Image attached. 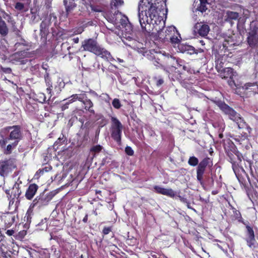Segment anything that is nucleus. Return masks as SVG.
<instances>
[{
	"label": "nucleus",
	"mask_w": 258,
	"mask_h": 258,
	"mask_svg": "<svg viewBox=\"0 0 258 258\" xmlns=\"http://www.w3.org/2000/svg\"><path fill=\"white\" fill-rule=\"evenodd\" d=\"M146 57L151 60L153 64L157 68H163L164 54L156 53L155 55H152L151 53Z\"/></svg>",
	"instance_id": "4468645a"
},
{
	"label": "nucleus",
	"mask_w": 258,
	"mask_h": 258,
	"mask_svg": "<svg viewBox=\"0 0 258 258\" xmlns=\"http://www.w3.org/2000/svg\"><path fill=\"white\" fill-rule=\"evenodd\" d=\"M205 171V170L203 168H202L198 166L197 169V178L198 181L201 183V184H203V174Z\"/></svg>",
	"instance_id": "cd10ccee"
},
{
	"label": "nucleus",
	"mask_w": 258,
	"mask_h": 258,
	"mask_svg": "<svg viewBox=\"0 0 258 258\" xmlns=\"http://www.w3.org/2000/svg\"><path fill=\"white\" fill-rule=\"evenodd\" d=\"M111 119L112 121L111 128V137L118 144H120L123 126L117 118L112 117Z\"/></svg>",
	"instance_id": "39448f33"
},
{
	"label": "nucleus",
	"mask_w": 258,
	"mask_h": 258,
	"mask_svg": "<svg viewBox=\"0 0 258 258\" xmlns=\"http://www.w3.org/2000/svg\"><path fill=\"white\" fill-rule=\"evenodd\" d=\"M219 107L225 114L228 115L230 119L237 124L239 128H244L245 122L235 110L224 103H221Z\"/></svg>",
	"instance_id": "20e7f679"
},
{
	"label": "nucleus",
	"mask_w": 258,
	"mask_h": 258,
	"mask_svg": "<svg viewBox=\"0 0 258 258\" xmlns=\"http://www.w3.org/2000/svg\"><path fill=\"white\" fill-rule=\"evenodd\" d=\"M207 3H200V6L198 7L197 9L202 12H205L207 9L206 7Z\"/></svg>",
	"instance_id": "e433bc0d"
},
{
	"label": "nucleus",
	"mask_w": 258,
	"mask_h": 258,
	"mask_svg": "<svg viewBox=\"0 0 258 258\" xmlns=\"http://www.w3.org/2000/svg\"><path fill=\"white\" fill-rule=\"evenodd\" d=\"M125 39L126 40L127 42H128V43L132 42V40H135V39H133V38L132 36L130 35L127 36L126 34H125V36H123V38L122 39V41L123 42V40Z\"/></svg>",
	"instance_id": "a18cd8bd"
},
{
	"label": "nucleus",
	"mask_w": 258,
	"mask_h": 258,
	"mask_svg": "<svg viewBox=\"0 0 258 258\" xmlns=\"http://www.w3.org/2000/svg\"><path fill=\"white\" fill-rule=\"evenodd\" d=\"M219 107L225 114L228 115L230 119L237 124L239 128H244L245 122L235 110L224 103H221Z\"/></svg>",
	"instance_id": "7ed1b4c3"
},
{
	"label": "nucleus",
	"mask_w": 258,
	"mask_h": 258,
	"mask_svg": "<svg viewBox=\"0 0 258 258\" xmlns=\"http://www.w3.org/2000/svg\"><path fill=\"white\" fill-rule=\"evenodd\" d=\"M99 45L96 39L89 38L85 39L82 42L81 47L84 51H87L94 53Z\"/></svg>",
	"instance_id": "9d476101"
},
{
	"label": "nucleus",
	"mask_w": 258,
	"mask_h": 258,
	"mask_svg": "<svg viewBox=\"0 0 258 258\" xmlns=\"http://www.w3.org/2000/svg\"><path fill=\"white\" fill-rule=\"evenodd\" d=\"M155 191L159 194L174 198L176 196V192L171 188H165L161 186L155 185L154 186Z\"/></svg>",
	"instance_id": "f3484780"
},
{
	"label": "nucleus",
	"mask_w": 258,
	"mask_h": 258,
	"mask_svg": "<svg viewBox=\"0 0 258 258\" xmlns=\"http://www.w3.org/2000/svg\"><path fill=\"white\" fill-rule=\"evenodd\" d=\"M26 234V231L22 230L20 231L16 236L17 239L21 240L23 239Z\"/></svg>",
	"instance_id": "a19ab883"
},
{
	"label": "nucleus",
	"mask_w": 258,
	"mask_h": 258,
	"mask_svg": "<svg viewBox=\"0 0 258 258\" xmlns=\"http://www.w3.org/2000/svg\"><path fill=\"white\" fill-rule=\"evenodd\" d=\"M164 83V81L162 79H159L157 82V85L160 86Z\"/></svg>",
	"instance_id": "680f3d73"
},
{
	"label": "nucleus",
	"mask_w": 258,
	"mask_h": 258,
	"mask_svg": "<svg viewBox=\"0 0 258 258\" xmlns=\"http://www.w3.org/2000/svg\"><path fill=\"white\" fill-rule=\"evenodd\" d=\"M3 18L6 19L8 22L11 24V25H14L16 24V22L13 18L9 14L6 13H4Z\"/></svg>",
	"instance_id": "72a5a7b5"
},
{
	"label": "nucleus",
	"mask_w": 258,
	"mask_h": 258,
	"mask_svg": "<svg viewBox=\"0 0 258 258\" xmlns=\"http://www.w3.org/2000/svg\"><path fill=\"white\" fill-rule=\"evenodd\" d=\"M123 43L131 47L132 48L137 50L139 53L142 54L144 56H148L149 53H151L150 50H148L145 45L137 40H132V42L128 43L125 39L123 40Z\"/></svg>",
	"instance_id": "0eeeda50"
},
{
	"label": "nucleus",
	"mask_w": 258,
	"mask_h": 258,
	"mask_svg": "<svg viewBox=\"0 0 258 258\" xmlns=\"http://www.w3.org/2000/svg\"><path fill=\"white\" fill-rule=\"evenodd\" d=\"M166 7V0H146L143 6L139 5L138 19L142 30L145 35L153 36L162 40L169 39L174 34L178 35L175 27L172 26L163 31L165 23L158 16V10H163Z\"/></svg>",
	"instance_id": "f257e3e1"
},
{
	"label": "nucleus",
	"mask_w": 258,
	"mask_h": 258,
	"mask_svg": "<svg viewBox=\"0 0 258 258\" xmlns=\"http://www.w3.org/2000/svg\"><path fill=\"white\" fill-rule=\"evenodd\" d=\"M16 167V165L13 159L0 161V175L3 177L7 176Z\"/></svg>",
	"instance_id": "423d86ee"
},
{
	"label": "nucleus",
	"mask_w": 258,
	"mask_h": 258,
	"mask_svg": "<svg viewBox=\"0 0 258 258\" xmlns=\"http://www.w3.org/2000/svg\"><path fill=\"white\" fill-rule=\"evenodd\" d=\"M15 8L18 11H21L24 8V5L21 3L17 2L15 6Z\"/></svg>",
	"instance_id": "c03bdc74"
},
{
	"label": "nucleus",
	"mask_w": 258,
	"mask_h": 258,
	"mask_svg": "<svg viewBox=\"0 0 258 258\" xmlns=\"http://www.w3.org/2000/svg\"><path fill=\"white\" fill-rule=\"evenodd\" d=\"M13 31L18 36H20V30L17 28L16 24L14 25H12Z\"/></svg>",
	"instance_id": "09e8293b"
},
{
	"label": "nucleus",
	"mask_w": 258,
	"mask_h": 258,
	"mask_svg": "<svg viewBox=\"0 0 258 258\" xmlns=\"http://www.w3.org/2000/svg\"><path fill=\"white\" fill-rule=\"evenodd\" d=\"M84 30V28L83 26L78 28L77 29H76L75 31H74V33L76 34H81L82 33Z\"/></svg>",
	"instance_id": "8fccbe9b"
},
{
	"label": "nucleus",
	"mask_w": 258,
	"mask_h": 258,
	"mask_svg": "<svg viewBox=\"0 0 258 258\" xmlns=\"http://www.w3.org/2000/svg\"><path fill=\"white\" fill-rule=\"evenodd\" d=\"M91 10L94 12H100L102 11L100 8H99L98 7H95L93 5L91 6Z\"/></svg>",
	"instance_id": "3c124183"
},
{
	"label": "nucleus",
	"mask_w": 258,
	"mask_h": 258,
	"mask_svg": "<svg viewBox=\"0 0 258 258\" xmlns=\"http://www.w3.org/2000/svg\"><path fill=\"white\" fill-rule=\"evenodd\" d=\"M227 19L226 20L230 21L231 20H237L239 17V14L237 12L227 11L226 13Z\"/></svg>",
	"instance_id": "c756f323"
},
{
	"label": "nucleus",
	"mask_w": 258,
	"mask_h": 258,
	"mask_svg": "<svg viewBox=\"0 0 258 258\" xmlns=\"http://www.w3.org/2000/svg\"><path fill=\"white\" fill-rule=\"evenodd\" d=\"M9 248L6 240L2 236H0V253L8 252Z\"/></svg>",
	"instance_id": "393cba45"
},
{
	"label": "nucleus",
	"mask_w": 258,
	"mask_h": 258,
	"mask_svg": "<svg viewBox=\"0 0 258 258\" xmlns=\"http://www.w3.org/2000/svg\"><path fill=\"white\" fill-rule=\"evenodd\" d=\"M0 137L2 138L0 140V146L5 147L8 141L14 140L17 143L22 139V134L21 127L18 125L7 126L0 130Z\"/></svg>",
	"instance_id": "f03ea898"
},
{
	"label": "nucleus",
	"mask_w": 258,
	"mask_h": 258,
	"mask_svg": "<svg viewBox=\"0 0 258 258\" xmlns=\"http://www.w3.org/2000/svg\"><path fill=\"white\" fill-rule=\"evenodd\" d=\"M0 258H12V256L8 253V252H6L5 253H1Z\"/></svg>",
	"instance_id": "de8ad7c7"
},
{
	"label": "nucleus",
	"mask_w": 258,
	"mask_h": 258,
	"mask_svg": "<svg viewBox=\"0 0 258 258\" xmlns=\"http://www.w3.org/2000/svg\"><path fill=\"white\" fill-rule=\"evenodd\" d=\"M93 25V22L92 21H89L87 23L83 24L82 26L84 28H86L89 26H92Z\"/></svg>",
	"instance_id": "13d9d810"
},
{
	"label": "nucleus",
	"mask_w": 258,
	"mask_h": 258,
	"mask_svg": "<svg viewBox=\"0 0 258 258\" xmlns=\"http://www.w3.org/2000/svg\"><path fill=\"white\" fill-rule=\"evenodd\" d=\"M102 99L105 102L110 104V101L111 100V98L109 97V96L106 93H103L100 96Z\"/></svg>",
	"instance_id": "58836bf2"
},
{
	"label": "nucleus",
	"mask_w": 258,
	"mask_h": 258,
	"mask_svg": "<svg viewBox=\"0 0 258 258\" xmlns=\"http://www.w3.org/2000/svg\"><path fill=\"white\" fill-rule=\"evenodd\" d=\"M68 108V104H64L62 105L61 106V110H66V109H67Z\"/></svg>",
	"instance_id": "e2e57ef3"
},
{
	"label": "nucleus",
	"mask_w": 258,
	"mask_h": 258,
	"mask_svg": "<svg viewBox=\"0 0 258 258\" xmlns=\"http://www.w3.org/2000/svg\"><path fill=\"white\" fill-rule=\"evenodd\" d=\"M242 89L245 90H248L253 94H258V84L256 83H247L242 86Z\"/></svg>",
	"instance_id": "aec40b11"
},
{
	"label": "nucleus",
	"mask_w": 258,
	"mask_h": 258,
	"mask_svg": "<svg viewBox=\"0 0 258 258\" xmlns=\"http://www.w3.org/2000/svg\"><path fill=\"white\" fill-rule=\"evenodd\" d=\"M18 143H17V141L14 142L12 144H9L7 145L5 150V154H10L12 153V150L15 149L16 146L18 145Z\"/></svg>",
	"instance_id": "7c9ffc66"
},
{
	"label": "nucleus",
	"mask_w": 258,
	"mask_h": 258,
	"mask_svg": "<svg viewBox=\"0 0 258 258\" xmlns=\"http://www.w3.org/2000/svg\"><path fill=\"white\" fill-rule=\"evenodd\" d=\"M85 98H87V95L85 93L82 92V93L81 94H75L72 95L70 97V101L71 102H74L77 100H78L82 102Z\"/></svg>",
	"instance_id": "5701e85b"
},
{
	"label": "nucleus",
	"mask_w": 258,
	"mask_h": 258,
	"mask_svg": "<svg viewBox=\"0 0 258 258\" xmlns=\"http://www.w3.org/2000/svg\"><path fill=\"white\" fill-rule=\"evenodd\" d=\"M112 104L116 109H119L121 106V103L119 100L117 98H115L113 100Z\"/></svg>",
	"instance_id": "c9c22d12"
},
{
	"label": "nucleus",
	"mask_w": 258,
	"mask_h": 258,
	"mask_svg": "<svg viewBox=\"0 0 258 258\" xmlns=\"http://www.w3.org/2000/svg\"><path fill=\"white\" fill-rule=\"evenodd\" d=\"M40 95V98H42V101H41V102H42V103L46 102V97L45 96L44 94L41 93Z\"/></svg>",
	"instance_id": "052dcab7"
},
{
	"label": "nucleus",
	"mask_w": 258,
	"mask_h": 258,
	"mask_svg": "<svg viewBox=\"0 0 258 258\" xmlns=\"http://www.w3.org/2000/svg\"><path fill=\"white\" fill-rule=\"evenodd\" d=\"M209 31L210 27L209 25L202 22L196 23L194 28L195 33L198 34L202 37L206 36Z\"/></svg>",
	"instance_id": "ddd939ff"
},
{
	"label": "nucleus",
	"mask_w": 258,
	"mask_h": 258,
	"mask_svg": "<svg viewBox=\"0 0 258 258\" xmlns=\"http://www.w3.org/2000/svg\"><path fill=\"white\" fill-rule=\"evenodd\" d=\"M258 28L256 27H250L248 33L247 41L250 47L253 48L258 45Z\"/></svg>",
	"instance_id": "6e6552de"
},
{
	"label": "nucleus",
	"mask_w": 258,
	"mask_h": 258,
	"mask_svg": "<svg viewBox=\"0 0 258 258\" xmlns=\"http://www.w3.org/2000/svg\"><path fill=\"white\" fill-rule=\"evenodd\" d=\"M15 233V231L13 230H8L6 231V234L9 236H12Z\"/></svg>",
	"instance_id": "bf43d9fd"
},
{
	"label": "nucleus",
	"mask_w": 258,
	"mask_h": 258,
	"mask_svg": "<svg viewBox=\"0 0 258 258\" xmlns=\"http://www.w3.org/2000/svg\"><path fill=\"white\" fill-rule=\"evenodd\" d=\"M181 66V65L179 64V60L178 59H175V58L173 57L169 54H164V61H163V69L168 72L167 69H170L171 68H175V64Z\"/></svg>",
	"instance_id": "f8f14e48"
},
{
	"label": "nucleus",
	"mask_w": 258,
	"mask_h": 258,
	"mask_svg": "<svg viewBox=\"0 0 258 258\" xmlns=\"http://www.w3.org/2000/svg\"><path fill=\"white\" fill-rule=\"evenodd\" d=\"M103 149V147L100 145H94L90 148V152L92 155L93 158H94L96 154L100 153Z\"/></svg>",
	"instance_id": "b1692460"
},
{
	"label": "nucleus",
	"mask_w": 258,
	"mask_h": 258,
	"mask_svg": "<svg viewBox=\"0 0 258 258\" xmlns=\"http://www.w3.org/2000/svg\"><path fill=\"white\" fill-rule=\"evenodd\" d=\"M212 165V161L210 158H206L204 159L202 161L198 164V166L200 167L206 169V167L211 166Z\"/></svg>",
	"instance_id": "bb28decb"
},
{
	"label": "nucleus",
	"mask_w": 258,
	"mask_h": 258,
	"mask_svg": "<svg viewBox=\"0 0 258 258\" xmlns=\"http://www.w3.org/2000/svg\"><path fill=\"white\" fill-rule=\"evenodd\" d=\"M53 196L51 193L42 192L37 196L33 201L32 207L37 205L39 206H42L47 205L49 202L52 199Z\"/></svg>",
	"instance_id": "1a4fd4ad"
},
{
	"label": "nucleus",
	"mask_w": 258,
	"mask_h": 258,
	"mask_svg": "<svg viewBox=\"0 0 258 258\" xmlns=\"http://www.w3.org/2000/svg\"><path fill=\"white\" fill-rule=\"evenodd\" d=\"M245 126L246 127L247 130L248 132V133H250L251 131V128L249 126H248L246 123L244 127H245Z\"/></svg>",
	"instance_id": "338daca9"
},
{
	"label": "nucleus",
	"mask_w": 258,
	"mask_h": 258,
	"mask_svg": "<svg viewBox=\"0 0 258 258\" xmlns=\"http://www.w3.org/2000/svg\"><path fill=\"white\" fill-rule=\"evenodd\" d=\"M44 78L47 87H52V83L50 81L48 74H46L45 75Z\"/></svg>",
	"instance_id": "4c0bfd02"
},
{
	"label": "nucleus",
	"mask_w": 258,
	"mask_h": 258,
	"mask_svg": "<svg viewBox=\"0 0 258 258\" xmlns=\"http://www.w3.org/2000/svg\"><path fill=\"white\" fill-rule=\"evenodd\" d=\"M82 103L84 105L85 110L88 111L91 113L95 114V111L93 108L94 104L90 99H88L87 97L85 98Z\"/></svg>",
	"instance_id": "412c9836"
},
{
	"label": "nucleus",
	"mask_w": 258,
	"mask_h": 258,
	"mask_svg": "<svg viewBox=\"0 0 258 258\" xmlns=\"http://www.w3.org/2000/svg\"><path fill=\"white\" fill-rule=\"evenodd\" d=\"M38 188V186L37 184L35 183L31 184L29 186L25 193V197L26 199L29 200H31L36 194Z\"/></svg>",
	"instance_id": "a211bd4d"
},
{
	"label": "nucleus",
	"mask_w": 258,
	"mask_h": 258,
	"mask_svg": "<svg viewBox=\"0 0 258 258\" xmlns=\"http://www.w3.org/2000/svg\"><path fill=\"white\" fill-rule=\"evenodd\" d=\"M186 204V206L187 207V208L188 209H192L194 210V211H195V210L193 208H192L190 206V203L187 201V203H185Z\"/></svg>",
	"instance_id": "774afa93"
},
{
	"label": "nucleus",
	"mask_w": 258,
	"mask_h": 258,
	"mask_svg": "<svg viewBox=\"0 0 258 258\" xmlns=\"http://www.w3.org/2000/svg\"><path fill=\"white\" fill-rule=\"evenodd\" d=\"M188 163L190 166H196L199 164V160L197 157L192 156L189 158Z\"/></svg>",
	"instance_id": "2f4dec72"
},
{
	"label": "nucleus",
	"mask_w": 258,
	"mask_h": 258,
	"mask_svg": "<svg viewBox=\"0 0 258 258\" xmlns=\"http://www.w3.org/2000/svg\"><path fill=\"white\" fill-rule=\"evenodd\" d=\"M9 32L8 27L5 22L0 16V34L2 36H6Z\"/></svg>",
	"instance_id": "4be33fe9"
},
{
	"label": "nucleus",
	"mask_w": 258,
	"mask_h": 258,
	"mask_svg": "<svg viewBox=\"0 0 258 258\" xmlns=\"http://www.w3.org/2000/svg\"><path fill=\"white\" fill-rule=\"evenodd\" d=\"M234 76L233 70L231 68H226L223 70V74H221L222 78H230L231 79Z\"/></svg>",
	"instance_id": "a878e982"
},
{
	"label": "nucleus",
	"mask_w": 258,
	"mask_h": 258,
	"mask_svg": "<svg viewBox=\"0 0 258 258\" xmlns=\"http://www.w3.org/2000/svg\"><path fill=\"white\" fill-rule=\"evenodd\" d=\"M234 215L236 219H238L239 218H241V214L239 211H237L235 209L234 211Z\"/></svg>",
	"instance_id": "864d4df0"
},
{
	"label": "nucleus",
	"mask_w": 258,
	"mask_h": 258,
	"mask_svg": "<svg viewBox=\"0 0 258 258\" xmlns=\"http://www.w3.org/2000/svg\"><path fill=\"white\" fill-rule=\"evenodd\" d=\"M123 4V0H111V7L112 8L113 7L117 8L119 6H121Z\"/></svg>",
	"instance_id": "473e14b6"
},
{
	"label": "nucleus",
	"mask_w": 258,
	"mask_h": 258,
	"mask_svg": "<svg viewBox=\"0 0 258 258\" xmlns=\"http://www.w3.org/2000/svg\"><path fill=\"white\" fill-rule=\"evenodd\" d=\"M1 70L5 73L11 74L12 72V69L10 68H4L1 67Z\"/></svg>",
	"instance_id": "49530a36"
},
{
	"label": "nucleus",
	"mask_w": 258,
	"mask_h": 258,
	"mask_svg": "<svg viewBox=\"0 0 258 258\" xmlns=\"http://www.w3.org/2000/svg\"><path fill=\"white\" fill-rule=\"evenodd\" d=\"M169 39L172 43L176 44L180 42V39L175 35V34L172 35Z\"/></svg>",
	"instance_id": "ea45409f"
},
{
	"label": "nucleus",
	"mask_w": 258,
	"mask_h": 258,
	"mask_svg": "<svg viewBox=\"0 0 258 258\" xmlns=\"http://www.w3.org/2000/svg\"><path fill=\"white\" fill-rule=\"evenodd\" d=\"M243 224L246 226V235L247 236V237L246 239L247 244L249 247L251 248L256 243L254 237V233L253 228L251 227L247 224H246L245 223H243Z\"/></svg>",
	"instance_id": "dca6fc26"
},
{
	"label": "nucleus",
	"mask_w": 258,
	"mask_h": 258,
	"mask_svg": "<svg viewBox=\"0 0 258 258\" xmlns=\"http://www.w3.org/2000/svg\"><path fill=\"white\" fill-rule=\"evenodd\" d=\"M128 21L127 18L124 16H123V18H121L120 20V23L122 25L126 24Z\"/></svg>",
	"instance_id": "603ef678"
},
{
	"label": "nucleus",
	"mask_w": 258,
	"mask_h": 258,
	"mask_svg": "<svg viewBox=\"0 0 258 258\" xmlns=\"http://www.w3.org/2000/svg\"><path fill=\"white\" fill-rule=\"evenodd\" d=\"M184 50L185 51H187V53H189L190 54H192L195 53H197L196 52V50H195V48L190 45L185 46Z\"/></svg>",
	"instance_id": "f704fd0d"
},
{
	"label": "nucleus",
	"mask_w": 258,
	"mask_h": 258,
	"mask_svg": "<svg viewBox=\"0 0 258 258\" xmlns=\"http://www.w3.org/2000/svg\"><path fill=\"white\" fill-rule=\"evenodd\" d=\"M125 153L129 156H133L134 154V151L132 148L130 146H127L125 148Z\"/></svg>",
	"instance_id": "79ce46f5"
},
{
	"label": "nucleus",
	"mask_w": 258,
	"mask_h": 258,
	"mask_svg": "<svg viewBox=\"0 0 258 258\" xmlns=\"http://www.w3.org/2000/svg\"><path fill=\"white\" fill-rule=\"evenodd\" d=\"M29 254L30 258H46L43 254L34 249L29 251Z\"/></svg>",
	"instance_id": "c85d7f7f"
},
{
	"label": "nucleus",
	"mask_w": 258,
	"mask_h": 258,
	"mask_svg": "<svg viewBox=\"0 0 258 258\" xmlns=\"http://www.w3.org/2000/svg\"><path fill=\"white\" fill-rule=\"evenodd\" d=\"M72 40L75 43H78L79 41V38L78 37L74 38Z\"/></svg>",
	"instance_id": "0e129e2a"
},
{
	"label": "nucleus",
	"mask_w": 258,
	"mask_h": 258,
	"mask_svg": "<svg viewBox=\"0 0 258 258\" xmlns=\"http://www.w3.org/2000/svg\"><path fill=\"white\" fill-rule=\"evenodd\" d=\"M52 87H47V88H46L47 92L48 94L49 95V99H50L52 95Z\"/></svg>",
	"instance_id": "4d7b16f0"
},
{
	"label": "nucleus",
	"mask_w": 258,
	"mask_h": 258,
	"mask_svg": "<svg viewBox=\"0 0 258 258\" xmlns=\"http://www.w3.org/2000/svg\"><path fill=\"white\" fill-rule=\"evenodd\" d=\"M111 231V228L110 227H105L103 230V233L104 234H108Z\"/></svg>",
	"instance_id": "5fc2aeb1"
},
{
	"label": "nucleus",
	"mask_w": 258,
	"mask_h": 258,
	"mask_svg": "<svg viewBox=\"0 0 258 258\" xmlns=\"http://www.w3.org/2000/svg\"><path fill=\"white\" fill-rule=\"evenodd\" d=\"M65 141V138L63 135L62 137H59L57 141L54 144V146L59 145L62 144V142Z\"/></svg>",
	"instance_id": "37998d69"
},
{
	"label": "nucleus",
	"mask_w": 258,
	"mask_h": 258,
	"mask_svg": "<svg viewBox=\"0 0 258 258\" xmlns=\"http://www.w3.org/2000/svg\"><path fill=\"white\" fill-rule=\"evenodd\" d=\"M63 3L65 7L67 16L77 7V4L75 3V0H63Z\"/></svg>",
	"instance_id": "6ab92c4d"
},
{
	"label": "nucleus",
	"mask_w": 258,
	"mask_h": 258,
	"mask_svg": "<svg viewBox=\"0 0 258 258\" xmlns=\"http://www.w3.org/2000/svg\"><path fill=\"white\" fill-rule=\"evenodd\" d=\"M88 221V214H86L83 219V221L84 223H86Z\"/></svg>",
	"instance_id": "69168bd1"
},
{
	"label": "nucleus",
	"mask_w": 258,
	"mask_h": 258,
	"mask_svg": "<svg viewBox=\"0 0 258 258\" xmlns=\"http://www.w3.org/2000/svg\"><path fill=\"white\" fill-rule=\"evenodd\" d=\"M6 192L8 198L11 199V200H10V204L11 203L13 204L14 199H18L19 198L21 194V190L19 188V184L15 183L11 190H6Z\"/></svg>",
	"instance_id": "2eb2a0df"
},
{
	"label": "nucleus",
	"mask_w": 258,
	"mask_h": 258,
	"mask_svg": "<svg viewBox=\"0 0 258 258\" xmlns=\"http://www.w3.org/2000/svg\"><path fill=\"white\" fill-rule=\"evenodd\" d=\"M94 54L109 62H112L115 60L110 52L100 45H99Z\"/></svg>",
	"instance_id": "9b49d317"
},
{
	"label": "nucleus",
	"mask_w": 258,
	"mask_h": 258,
	"mask_svg": "<svg viewBox=\"0 0 258 258\" xmlns=\"http://www.w3.org/2000/svg\"><path fill=\"white\" fill-rule=\"evenodd\" d=\"M177 197L178 198V199H179L180 202H181L182 203L185 204L188 201L185 198L182 197L181 196L178 195V196H177Z\"/></svg>",
	"instance_id": "6e6d98bb"
}]
</instances>
